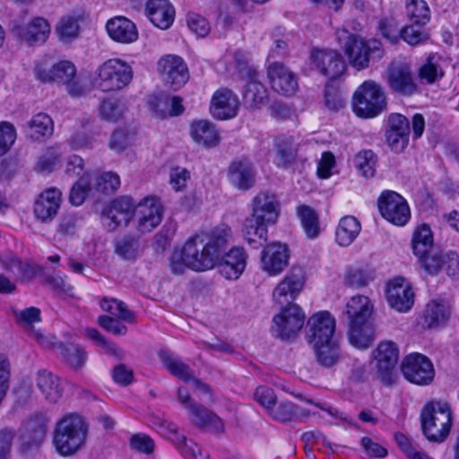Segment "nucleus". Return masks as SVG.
I'll return each instance as SVG.
<instances>
[{"label": "nucleus", "instance_id": "obj_32", "mask_svg": "<svg viewBox=\"0 0 459 459\" xmlns=\"http://www.w3.org/2000/svg\"><path fill=\"white\" fill-rule=\"evenodd\" d=\"M161 360L164 367L168 369V371L174 377L185 381V382H192L195 385L196 391L207 394L208 402H212V395L210 394L209 387L200 382L194 370H192L186 363H184L180 359L171 355H162Z\"/></svg>", "mask_w": 459, "mask_h": 459}, {"label": "nucleus", "instance_id": "obj_19", "mask_svg": "<svg viewBox=\"0 0 459 459\" xmlns=\"http://www.w3.org/2000/svg\"><path fill=\"white\" fill-rule=\"evenodd\" d=\"M270 54L267 60V79L273 91L283 96H291L298 90L296 75L281 62L272 60Z\"/></svg>", "mask_w": 459, "mask_h": 459}, {"label": "nucleus", "instance_id": "obj_13", "mask_svg": "<svg viewBox=\"0 0 459 459\" xmlns=\"http://www.w3.org/2000/svg\"><path fill=\"white\" fill-rule=\"evenodd\" d=\"M305 318L302 308L297 304H290L273 316L272 330L281 339L292 338L302 329Z\"/></svg>", "mask_w": 459, "mask_h": 459}, {"label": "nucleus", "instance_id": "obj_48", "mask_svg": "<svg viewBox=\"0 0 459 459\" xmlns=\"http://www.w3.org/2000/svg\"><path fill=\"white\" fill-rule=\"evenodd\" d=\"M361 225L359 220L351 215L341 218L335 230V241L341 247H349L359 236Z\"/></svg>", "mask_w": 459, "mask_h": 459}, {"label": "nucleus", "instance_id": "obj_21", "mask_svg": "<svg viewBox=\"0 0 459 459\" xmlns=\"http://www.w3.org/2000/svg\"><path fill=\"white\" fill-rule=\"evenodd\" d=\"M12 31L27 45L35 47L43 45L48 39L51 26L47 19L37 16L24 25L14 21Z\"/></svg>", "mask_w": 459, "mask_h": 459}, {"label": "nucleus", "instance_id": "obj_3", "mask_svg": "<svg viewBox=\"0 0 459 459\" xmlns=\"http://www.w3.org/2000/svg\"><path fill=\"white\" fill-rule=\"evenodd\" d=\"M120 185V177L113 171L84 173L72 186L69 199L73 205L79 206L88 196L114 194Z\"/></svg>", "mask_w": 459, "mask_h": 459}, {"label": "nucleus", "instance_id": "obj_47", "mask_svg": "<svg viewBox=\"0 0 459 459\" xmlns=\"http://www.w3.org/2000/svg\"><path fill=\"white\" fill-rule=\"evenodd\" d=\"M298 144L292 136L282 135L275 139L273 162L278 167L286 168L291 165L297 156Z\"/></svg>", "mask_w": 459, "mask_h": 459}, {"label": "nucleus", "instance_id": "obj_33", "mask_svg": "<svg viewBox=\"0 0 459 459\" xmlns=\"http://www.w3.org/2000/svg\"><path fill=\"white\" fill-rule=\"evenodd\" d=\"M106 30L111 39L121 44H131L138 39L135 24L124 16H116L106 23Z\"/></svg>", "mask_w": 459, "mask_h": 459}, {"label": "nucleus", "instance_id": "obj_34", "mask_svg": "<svg viewBox=\"0 0 459 459\" xmlns=\"http://www.w3.org/2000/svg\"><path fill=\"white\" fill-rule=\"evenodd\" d=\"M228 178L233 187L246 191L255 185V169L247 160H237L229 167Z\"/></svg>", "mask_w": 459, "mask_h": 459}, {"label": "nucleus", "instance_id": "obj_52", "mask_svg": "<svg viewBox=\"0 0 459 459\" xmlns=\"http://www.w3.org/2000/svg\"><path fill=\"white\" fill-rule=\"evenodd\" d=\"M81 32L80 20L78 17L66 15L62 17L56 25V36L62 44L67 45L75 41Z\"/></svg>", "mask_w": 459, "mask_h": 459}, {"label": "nucleus", "instance_id": "obj_38", "mask_svg": "<svg viewBox=\"0 0 459 459\" xmlns=\"http://www.w3.org/2000/svg\"><path fill=\"white\" fill-rule=\"evenodd\" d=\"M35 385L43 398L50 403H57L63 395L61 379L48 370H39L35 377Z\"/></svg>", "mask_w": 459, "mask_h": 459}, {"label": "nucleus", "instance_id": "obj_14", "mask_svg": "<svg viewBox=\"0 0 459 459\" xmlns=\"http://www.w3.org/2000/svg\"><path fill=\"white\" fill-rule=\"evenodd\" d=\"M385 296L389 307L399 313L408 312L414 304L411 284L404 277L396 276L388 280L385 286Z\"/></svg>", "mask_w": 459, "mask_h": 459}, {"label": "nucleus", "instance_id": "obj_41", "mask_svg": "<svg viewBox=\"0 0 459 459\" xmlns=\"http://www.w3.org/2000/svg\"><path fill=\"white\" fill-rule=\"evenodd\" d=\"M449 62L439 54H430L419 69V78L421 82L433 84L441 80Z\"/></svg>", "mask_w": 459, "mask_h": 459}, {"label": "nucleus", "instance_id": "obj_15", "mask_svg": "<svg viewBox=\"0 0 459 459\" xmlns=\"http://www.w3.org/2000/svg\"><path fill=\"white\" fill-rule=\"evenodd\" d=\"M157 71L163 82L174 90L183 87L189 79L186 63L175 54L162 56L157 62Z\"/></svg>", "mask_w": 459, "mask_h": 459}, {"label": "nucleus", "instance_id": "obj_53", "mask_svg": "<svg viewBox=\"0 0 459 459\" xmlns=\"http://www.w3.org/2000/svg\"><path fill=\"white\" fill-rule=\"evenodd\" d=\"M375 277V270L369 266L349 267L344 273L343 282L348 287L359 289L368 286Z\"/></svg>", "mask_w": 459, "mask_h": 459}, {"label": "nucleus", "instance_id": "obj_43", "mask_svg": "<svg viewBox=\"0 0 459 459\" xmlns=\"http://www.w3.org/2000/svg\"><path fill=\"white\" fill-rule=\"evenodd\" d=\"M127 112L126 101L118 97L102 99L98 108L100 118L108 123H117L126 117Z\"/></svg>", "mask_w": 459, "mask_h": 459}, {"label": "nucleus", "instance_id": "obj_39", "mask_svg": "<svg viewBox=\"0 0 459 459\" xmlns=\"http://www.w3.org/2000/svg\"><path fill=\"white\" fill-rule=\"evenodd\" d=\"M243 100L249 109H258L268 103L267 89L258 81L255 70L249 71V81L243 94Z\"/></svg>", "mask_w": 459, "mask_h": 459}, {"label": "nucleus", "instance_id": "obj_31", "mask_svg": "<svg viewBox=\"0 0 459 459\" xmlns=\"http://www.w3.org/2000/svg\"><path fill=\"white\" fill-rule=\"evenodd\" d=\"M409 121L406 117L394 113L389 116L385 138L388 146L395 152H401L409 143Z\"/></svg>", "mask_w": 459, "mask_h": 459}, {"label": "nucleus", "instance_id": "obj_42", "mask_svg": "<svg viewBox=\"0 0 459 459\" xmlns=\"http://www.w3.org/2000/svg\"><path fill=\"white\" fill-rule=\"evenodd\" d=\"M141 143V137L135 128L125 126L116 128L109 138L108 147L116 153L136 147Z\"/></svg>", "mask_w": 459, "mask_h": 459}, {"label": "nucleus", "instance_id": "obj_30", "mask_svg": "<svg viewBox=\"0 0 459 459\" xmlns=\"http://www.w3.org/2000/svg\"><path fill=\"white\" fill-rule=\"evenodd\" d=\"M62 203V193L56 187L41 192L33 205L35 218L41 222H49L57 214Z\"/></svg>", "mask_w": 459, "mask_h": 459}, {"label": "nucleus", "instance_id": "obj_36", "mask_svg": "<svg viewBox=\"0 0 459 459\" xmlns=\"http://www.w3.org/2000/svg\"><path fill=\"white\" fill-rule=\"evenodd\" d=\"M374 308V303L369 297L356 294L347 300L343 314L347 316L349 324L368 322Z\"/></svg>", "mask_w": 459, "mask_h": 459}, {"label": "nucleus", "instance_id": "obj_50", "mask_svg": "<svg viewBox=\"0 0 459 459\" xmlns=\"http://www.w3.org/2000/svg\"><path fill=\"white\" fill-rule=\"evenodd\" d=\"M450 307L446 301L439 299L430 300L424 311V323L429 328H437L446 323Z\"/></svg>", "mask_w": 459, "mask_h": 459}, {"label": "nucleus", "instance_id": "obj_62", "mask_svg": "<svg viewBox=\"0 0 459 459\" xmlns=\"http://www.w3.org/2000/svg\"><path fill=\"white\" fill-rule=\"evenodd\" d=\"M62 153L58 149L49 148L40 155L35 165V169L40 172H51L59 164Z\"/></svg>", "mask_w": 459, "mask_h": 459}, {"label": "nucleus", "instance_id": "obj_4", "mask_svg": "<svg viewBox=\"0 0 459 459\" xmlns=\"http://www.w3.org/2000/svg\"><path fill=\"white\" fill-rule=\"evenodd\" d=\"M336 38L350 64L357 70L367 68L370 60L380 59L384 56L382 45L377 39L365 40L346 29H339Z\"/></svg>", "mask_w": 459, "mask_h": 459}, {"label": "nucleus", "instance_id": "obj_5", "mask_svg": "<svg viewBox=\"0 0 459 459\" xmlns=\"http://www.w3.org/2000/svg\"><path fill=\"white\" fill-rule=\"evenodd\" d=\"M420 419L423 433L429 441L442 443L449 436L453 425V413L448 403H428L422 409Z\"/></svg>", "mask_w": 459, "mask_h": 459}, {"label": "nucleus", "instance_id": "obj_17", "mask_svg": "<svg viewBox=\"0 0 459 459\" xmlns=\"http://www.w3.org/2000/svg\"><path fill=\"white\" fill-rule=\"evenodd\" d=\"M135 201L128 195H122L103 210L102 224L108 231H114L121 226H126L134 216Z\"/></svg>", "mask_w": 459, "mask_h": 459}, {"label": "nucleus", "instance_id": "obj_35", "mask_svg": "<svg viewBox=\"0 0 459 459\" xmlns=\"http://www.w3.org/2000/svg\"><path fill=\"white\" fill-rule=\"evenodd\" d=\"M199 234L210 249L214 251V256L218 261L225 248L233 241L232 228L224 222Z\"/></svg>", "mask_w": 459, "mask_h": 459}, {"label": "nucleus", "instance_id": "obj_20", "mask_svg": "<svg viewBox=\"0 0 459 459\" xmlns=\"http://www.w3.org/2000/svg\"><path fill=\"white\" fill-rule=\"evenodd\" d=\"M47 420L41 416L27 420L22 428L19 447L23 455H30L39 449L47 434Z\"/></svg>", "mask_w": 459, "mask_h": 459}, {"label": "nucleus", "instance_id": "obj_7", "mask_svg": "<svg viewBox=\"0 0 459 459\" xmlns=\"http://www.w3.org/2000/svg\"><path fill=\"white\" fill-rule=\"evenodd\" d=\"M386 95L375 81H365L354 91L352 110L362 118H374L386 109Z\"/></svg>", "mask_w": 459, "mask_h": 459}, {"label": "nucleus", "instance_id": "obj_16", "mask_svg": "<svg viewBox=\"0 0 459 459\" xmlns=\"http://www.w3.org/2000/svg\"><path fill=\"white\" fill-rule=\"evenodd\" d=\"M290 252L286 244L273 242L261 251L260 269L269 277L281 274L290 264Z\"/></svg>", "mask_w": 459, "mask_h": 459}, {"label": "nucleus", "instance_id": "obj_57", "mask_svg": "<svg viewBox=\"0 0 459 459\" xmlns=\"http://www.w3.org/2000/svg\"><path fill=\"white\" fill-rule=\"evenodd\" d=\"M29 127L30 137L39 141L53 134L54 123L48 114L39 113L32 117L29 122Z\"/></svg>", "mask_w": 459, "mask_h": 459}, {"label": "nucleus", "instance_id": "obj_60", "mask_svg": "<svg viewBox=\"0 0 459 459\" xmlns=\"http://www.w3.org/2000/svg\"><path fill=\"white\" fill-rule=\"evenodd\" d=\"M56 62L49 56H42L35 61L33 74L37 80L44 83H54Z\"/></svg>", "mask_w": 459, "mask_h": 459}, {"label": "nucleus", "instance_id": "obj_28", "mask_svg": "<svg viewBox=\"0 0 459 459\" xmlns=\"http://www.w3.org/2000/svg\"><path fill=\"white\" fill-rule=\"evenodd\" d=\"M386 81L389 88L402 95H412L417 91V84L411 68L403 63L394 62L387 70Z\"/></svg>", "mask_w": 459, "mask_h": 459}, {"label": "nucleus", "instance_id": "obj_56", "mask_svg": "<svg viewBox=\"0 0 459 459\" xmlns=\"http://www.w3.org/2000/svg\"><path fill=\"white\" fill-rule=\"evenodd\" d=\"M405 13L408 20L417 26H426L431 17L430 9L424 0H406Z\"/></svg>", "mask_w": 459, "mask_h": 459}, {"label": "nucleus", "instance_id": "obj_46", "mask_svg": "<svg viewBox=\"0 0 459 459\" xmlns=\"http://www.w3.org/2000/svg\"><path fill=\"white\" fill-rule=\"evenodd\" d=\"M150 105L160 117L178 116L184 111L183 100L178 96L161 93L154 96L150 101Z\"/></svg>", "mask_w": 459, "mask_h": 459}, {"label": "nucleus", "instance_id": "obj_26", "mask_svg": "<svg viewBox=\"0 0 459 459\" xmlns=\"http://www.w3.org/2000/svg\"><path fill=\"white\" fill-rule=\"evenodd\" d=\"M54 83L64 86L67 93L73 97L82 96L86 91L83 81L77 75L76 66L69 60L56 62Z\"/></svg>", "mask_w": 459, "mask_h": 459}, {"label": "nucleus", "instance_id": "obj_51", "mask_svg": "<svg viewBox=\"0 0 459 459\" xmlns=\"http://www.w3.org/2000/svg\"><path fill=\"white\" fill-rule=\"evenodd\" d=\"M411 245L415 256L422 255L434 248L433 232L429 224L420 223L414 227Z\"/></svg>", "mask_w": 459, "mask_h": 459}, {"label": "nucleus", "instance_id": "obj_58", "mask_svg": "<svg viewBox=\"0 0 459 459\" xmlns=\"http://www.w3.org/2000/svg\"><path fill=\"white\" fill-rule=\"evenodd\" d=\"M142 249L137 238L126 236L117 241L115 253L124 260L134 261L141 255Z\"/></svg>", "mask_w": 459, "mask_h": 459}, {"label": "nucleus", "instance_id": "obj_8", "mask_svg": "<svg viewBox=\"0 0 459 459\" xmlns=\"http://www.w3.org/2000/svg\"><path fill=\"white\" fill-rule=\"evenodd\" d=\"M398 356V349L392 342H380L372 352L370 366L377 370L382 384L389 385L395 381Z\"/></svg>", "mask_w": 459, "mask_h": 459}, {"label": "nucleus", "instance_id": "obj_22", "mask_svg": "<svg viewBox=\"0 0 459 459\" xmlns=\"http://www.w3.org/2000/svg\"><path fill=\"white\" fill-rule=\"evenodd\" d=\"M178 398L180 403L188 410L192 420L214 432H222L224 429V423L217 415L207 411L206 409L195 405L190 397L189 392L186 388L181 386L178 390Z\"/></svg>", "mask_w": 459, "mask_h": 459}, {"label": "nucleus", "instance_id": "obj_63", "mask_svg": "<svg viewBox=\"0 0 459 459\" xmlns=\"http://www.w3.org/2000/svg\"><path fill=\"white\" fill-rule=\"evenodd\" d=\"M190 178V172L186 169L176 166L169 169V183L175 192H182L186 188Z\"/></svg>", "mask_w": 459, "mask_h": 459}, {"label": "nucleus", "instance_id": "obj_2", "mask_svg": "<svg viewBox=\"0 0 459 459\" xmlns=\"http://www.w3.org/2000/svg\"><path fill=\"white\" fill-rule=\"evenodd\" d=\"M90 425L77 413H67L60 418L54 428L53 446L56 453L70 457L81 451L87 443Z\"/></svg>", "mask_w": 459, "mask_h": 459}, {"label": "nucleus", "instance_id": "obj_18", "mask_svg": "<svg viewBox=\"0 0 459 459\" xmlns=\"http://www.w3.org/2000/svg\"><path fill=\"white\" fill-rule=\"evenodd\" d=\"M309 59L312 67L330 80L339 78L346 70L342 56L333 49L313 48Z\"/></svg>", "mask_w": 459, "mask_h": 459}, {"label": "nucleus", "instance_id": "obj_44", "mask_svg": "<svg viewBox=\"0 0 459 459\" xmlns=\"http://www.w3.org/2000/svg\"><path fill=\"white\" fill-rule=\"evenodd\" d=\"M347 335L351 346L358 350H365L370 347L375 340L374 326L369 321L350 323Z\"/></svg>", "mask_w": 459, "mask_h": 459}, {"label": "nucleus", "instance_id": "obj_1", "mask_svg": "<svg viewBox=\"0 0 459 459\" xmlns=\"http://www.w3.org/2000/svg\"><path fill=\"white\" fill-rule=\"evenodd\" d=\"M169 268L175 274H182L186 269L205 272L213 269L218 260L199 233L189 237L181 247H177L169 258Z\"/></svg>", "mask_w": 459, "mask_h": 459}, {"label": "nucleus", "instance_id": "obj_54", "mask_svg": "<svg viewBox=\"0 0 459 459\" xmlns=\"http://www.w3.org/2000/svg\"><path fill=\"white\" fill-rule=\"evenodd\" d=\"M377 163V156L371 150H361L352 159V165L358 174L365 178H371L376 175Z\"/></svg>", "mask_w": 459, "mask_h": 459}, {"label": "nucleus", "instance_id": "obj_55", "mask_svg": "<svg viewBox=\"0 0 459 459\" xmlns=\"http://www.w3.org/2000/svg\"><path fill=\"white\" fill-rule=\"evenodd\" d=\"M315 351L317 361L324 367L333 366L340 358V350L333 339L310 344Z\"/></svg>", "mask_w": 459, "mask_h": 459}, {"label": "nucleus", "instance_id": "obj_10", "mask_svg": "<svg viewBox=\"0 0 459 459\" xmlns=\"http://www.w3.org/2000/svg\"><path fill=\"white\" fill-rule=\"evenodd\" d=\"M380 214L388 222L403 227L411 219V210L407 201L394 191H384L377 200Z\"/></svg>", "mask_w": 459, "mask_h": 459}, {"label": "nucleus", "instance_id": "obj_40", "mask_svg": "<svg viewBox=\"0 0 459 459\" xmlns=\"http://www.w3.org/2000/svg\"><path fill=\"white\" fill-rule=\"evenodd\" d=\"M189 134L193 141L206 148L219 143V133L215 125L206 119L195 120L190 124Z\"/></svg>", "mask_w": 459, "mask_h": 459}, {"label": "nucleus", "instance_id": "obj_45", "mask_svg": "<svg viewBox=\"0 0 459 459\" xmlns=\"http://www.w3.org/2000/svg\"><path fill=\"white\" fill-rule=\"evenodd\" d=\"M156 428L160 435L167 438L172 439L173 437H177L180 454L186 459H192L200 453L199 446L191 440H186L184 437H178L177 427L172 422L161 420L156 423Z\"/></svg>", "mask_w": 459, "mask_h": 459}, {"label": "nucleus", "instance_id": "obj_6", "mask_svg": "<svg viewBox=\"0 0 459 459\" xmlns=\"http://www.w3.org/2000/svg\"><path fill=\"white\" fill-rule=\"evenodd\" d=\"M134 78L132 65L121 58H109L100 64L92 77L94 86L103 92L118 91Z\"/></svg>", "mask_w": 459, "mask_h": 459}, {"label": "nucleus", "instance_id": "obj_61", "mask_svg": "<svg viewBox=\"0 0 459 459\" xmlns=\"http://www.w3.org/2000/svg\"><path fill=\"white\" fill-rule=\"evenodd\" d=\"M400 37L409 45L416 46L425 43L429 38V33L425 26H417L411 22L410 25L401 30Z\"/></svg>", "mask_w": 459, "mask_h": 459}, {"label": "nucleus", "instance_id": "obj_64", "mask_svg": "<svg viewBox=\"0 0 459 459\" xmlns=\"http://www.w3.org/2000/svg\"><path fill=\"white\" fill-rule=\"evenodd\" d=\"M100 307L103 311L110 313L112 316L125 320L132 321L133 314L126 309L124 303L115 299H104L100 302Z\"/></svg>", "mask_w": 459, "mask_h": 459}, {"label": "nucleus", "instance_id": "obj_23", "mask_svg": "<svg viewBox=\"0 0 459 459\" xmlns=\"http://www.w3.org/2000/svg\"><path fill=\"white\" fill-rule=\"evenodd\" d=\"M336 321L328 311L313 314L307 322L306 338L309 344L333 339Z\"/></svg>", "mask_w": 459, "mask_h": 459}, {"label": "nucleus", "instance_id": "obj_24", "mask_svg": "<svg viewBox=\"0 0 459 459\" xmlns=\"http://www.w3.org/2000/svg\"><path fill=\"white\" fill-rule=\"evenodd\" d=\"M240 102L238 95L228 88L218 89L212 96L210 103L211 115L220 120L235 117Z\"/></svg>", "mask_w": 459, "mask_h": 459}, {"label": "nucleus", "instance_id": "obj_9", "mask_svg": "<svg viewBox=\"0 0 459 459\" xmlns=\"http://www.w3.org/2000/svg\"><path fill=\"white\" fill-rule=\"evenodd\" d=\"M134 215L138 232L145 234L152 231L162 221L163 205L160 199L155 195H148L135 202Z\"/></svg>", "mask_w": 459, "mask_h": 459}, {"label": "nucleus", "instance_id": "obj_29", "mask_svg": "<svg viewBox=\"0 0 459 459\" xmlns=\"http://www.w3.org/2000/svg\"><path fill=\"white\" fill-rule=\"evenodd\" d=\"M247 258L248 255L243 247H235L221 255L216 266L225 279L235 281L243 274Z\"/></svg>", "mask_w": 459, "mask_h": 459}, {"label": "nucleus", "instance_id": "obj_49", "mask_svg": "<svg viewBox=\"0 0 459 459\" xmlns=\"http://www.w3.org/2000/svg\"><path fill=\"white\" fill-rule=\"evenodd\" d=\"M269 225L249 215L243 222L242 234L245 240L254 247L267 240Z\"/></svg>", "mask_w": 459, "mask_h": 459}, {"label": "nucleus", "instance_id": "obj_25", "mask_svg": "<svg viewBox=\"0 0 459 459\" xmlns=\"http://www.w3.org/2000/svg\"><path fill=\"white\" fill-rule=\"evenodd\" d=\"M250 207V215L269 226L275 224L279 218L280 202L273 193L267 191L259 192L253 198Z\"/></svg>", "mask_w": 459, "mask_h": 459}, {"label": "nucleus", "instance_id": "obj_12", "mask_svg": "<svg viewBox=\"0 0 459 459\" xmlns=\"http://www.w3.org/2000/svg\"><path fill=\"white\" fill-rule=\"evenodd\" d=\"M416 257L420 268L429 275H436L442 270L449 276L459 274V255L455 252L443 253L433 248Z\"/></svg>", "mask_w": 459, "mask_h": 459}, {"label": "nucleus", "instance_id": "obj_11", "mask_svg": "<svg viewBox=\"0 0 459 459\" xmlns=\"http://www.w3.org/2000/svg\"><path fill=\"white\" fill-rule=\"evenodd\" d=\"M401 369L403 377L411 383L418 385H429L435 377V369L431 360L425 355L412 352L405 356Z\"/></svg>", "mask_w": 459, "mask_h": 459}, {"label": "nucleus", "instance_id": "obj_59", "mask_svg": "<svg viewBox=\"0 0 459 459\" xmlns=\"http://www.w3.org/2000/svg\"><path fill=\"white\" fill-rule=\"evenodd\" d=\"M298 214L306 235L309 238H316L320 233L318 216L314 209L302 205L298 208Z\"/></svg>", "mask_w": 459, "mask_h": 459}, {"label": "nucleus", "instance_id": "obj_37", "mask_svg": "<svg viewBox=\"0 0 459 459\" xmlns=\"http://www.w3.org/2000/svg\"><path fill=\"white\" fill-rule=\"evenodd\" d=\"M145 12L152 23L161 30H166L174 22L175 10L169 0H149Z\"/></svg>", "mask_w": 459, "mask_h": 459}, {"label": "nucleus", "instance_id": "obj_27", "mask_svg": "<svg viewBox=\"0 0 459 459\" xmlns=\"http://www.w3.org/2000/svg\"><path fill=\"white\" fill-rule=\"evenodd\" d=\"M305 278L299 271L292 270L276 285L273 291V301L279 305L293 304L292 302L303 290Z\"/></svg>", "mask_w": 459, "mask_h": 459}]
</instances>
